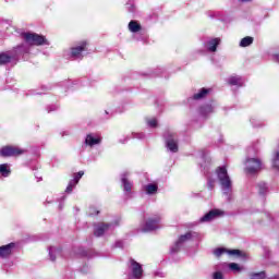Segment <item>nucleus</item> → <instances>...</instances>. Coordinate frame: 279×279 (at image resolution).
<instances>
[{"mask_svg": "<svg viewBox=\"0 0 279 279\" xmlns=\"http://www.w3.org/2000/svg\"><path fill=\"white\" fill-rule=\"evenodd\" d=\"M216 174L221 184L222 191H225V193H230L232 189V180H230V175L228 174V168H226V166L218 167L216 169Z\"/></svg>", "mask_w": 279, "mask_h": 279, "instance_id": "f257e3e1", "label": "nucleus"}, {"mask_svg": "<svg viewBox=\"0 0 279 279\" xmlns=\"http://www.w3.org/2000/svg\"><path fill=\"white\" fill-rule=\"evenodd\" d=\"M22 38H24V40H25V43H27V45L40 46V45L48 44L45 36L38 35L36 33H23Z\"/></svg>", "mask_w": 279, "mask_h": 279, "instance_id": "f03ea898", "label": "nucleus"}, {"mask_svg": "<svg viewBox=\"0 0 279 279\" xmlns=\"http://www.w3.org/2000/svg\"><path fill=\"white\" fill-rule=\"evenodd\" d=\"M25 149L16 146H4L0 150V156L3 158H10L12 156H23Z\"/></svg>", "mask_w": 279, "mask_h": 279, "instance_id": "7ed1b4c3", "label": "nucleus"}, {"mask_svg": "<svg viewBox=\"0 0 279 279\" xmlns=\"http://www.w3.org/2000/svg\"><path fill=\"white\" fill-rule=\"evenodd\" d=\"M246 173L254 175V173H258L260 171V160L252 158L246 161Z\"/></svg>", "mask_w": 279, "mask_h": 279, "instance_id": "20e7f679", "label": "nucleus"}, {"mask_svg": "<svg viewBox=\"0 0 279 279\" xmlns=\"http://www.w3.org/2000/svg\"><path fill=\"white\" fill-rule=\"evenodd\" d=\"M166 146L169 149V151H172V154H177L179 147H178V140L175 138V135L173 133L168 132L166 135Z\"/></svg>", "mask_w": 279, "mask_h": 279, "instance_id": "39448f33", "label": "nucleus"}, {"mask_svg": "<svg viewBox=\"0 0 279 279\" xmlns=\"http://www.w3.org/2000/svg\"><path fill=\"white\" fill-rule=\"evenodd\" d=\"M218 217H223V211L221 209H211L209 213L201 218V222L206 223L208 221L218 219Z\"/></svg>", "mask_w": 279, "mask_h": 279, "instance_id": "423d86ee", "label": "nucleus"}, {"mask_svg": "<svg viewBox=\"0 0 279 279\" xmlns=\"http://www.w3.org/2000/svg\"><path fill=\"white\" fill-rule=\"evenodd\" d=\"M218 217H223V211L221 209H211L209 213L201 218V222L206 223L208 221L218 219Z\"/></svg>", "mask_w": 279, "mask_h": 279, "instance_id": "0eeeda50", "label": "nucleus"}, {"mask_svg": "<svg viewBox=\"0 0 279 279\" xmlns=\"http://www.w3.org/2000/svg\"><path fill=\"white\" fill-rule=\"evenodd\" d=\"M230 254V256H243V252H241L240 250H226V248H216L214 251L215 256H217L219 258V256H221L222 254Z\"/></svg>", "mask_w": 279, "mask_h": 279, "instance_id": "6e6552de", "label": "nucleus"}, {"mask_svg": "<svg viewBox=\"0 0 279 279\" xmlns=\"http://www.w3.org/2000/svg\"><path fill=\"white\" fill-rule=\"evenodd\" d=\"M130 263L134 278H141V276H143V267L141 266V264H138V262L134 259H130Z\"/></svg>", "mask_w": 279, "mask_h": 279, "instance_id": "1a4fd4ad", "label": "nucleus"}, {"mask_svg": "<svg viewBox=\"0 0 279 279\" xmlns=\"http://www.w3.org/2000/svg\"><path fill=\"white\" fill-rule=\"evenodd\" d=\"M158 223H160V217L149 219L143 228V232H151V230H156V228H158Z\"/></svg>", "mask_w": 279, "mask_h": 279, "instance_id": "9d476101", "label": "nucleus"}, {"mask_svg": "<svg viewBox=\"0 0 279 279\" xmlns=\"http://www.w3.org/2000/svg\"><path fill=\"white\" fill-rule=\"evenodd\" d=\"M108 230H110V225L101 222L96 226L94 234L95 236H104V234L108 232Z\"/></svg>", "mask_w": 279, "mask_h": 279, "instance_id": "9b49d317", "label": "nucleus"}, {"mask_svg": "<svg viewBox=\"0 0 279 279\" xmlns=\"http://www.w3.org/2000/svg\"><path fill=\"white\" fill-rule=\"evenodd\" d=\"M190 239H191V233H185L184 235H181L177 241L175 245L171 248V252L172 253L178 252L180 250V245H182V243H185V241H190Z\"/></svg>", "mask_w": 279, "mask_h": 279, "instance_id": "f8f14e48", "label": "nucleus"}, {"mask_svg": "<svg viewBox=\"0 0 279 279\" xmlns=\"http://www.w3.org/2000/svg\"><path fill=\"white\" fill-rule=\"evenodd\" d=\"M14 247V243H10L8 245L0 246V257L8 258L10 254H12V248Z\"/></svg>", "mask_w": 279, "mask_h": 279, "instance_id": "ddd939ff", "label": "nucleus"}, {"mask_svg": "<svg viewBox=\"0 0 279 279\" xmlns=\"http://www.w3.org/2000/svg\"><path fill=\"white\" fill-rule=\"evenodd\" d=\"M84 49H86V41H83L81 44V46L72 48V57L80 58V56L82 54V51H84Z\"/></svg>", "mask_w": 279, "mask_h": 279, "instance_id": "4468645a", "label": "nucleus"}, {"mask_svg": "<svg viewBox=\"0 0 279 279\" xmlns=\"http://www.w3.org/2000/svg\"><path fill=\"white\" fill-rule=\"evenodd\" d=\"M228 84H230V86H243L244 82L241 76H230Z\"/></svg>", "mask_w": 279, "mask_h": 279, "instance_id": "2eb2a0df", "label": "nucleus"}, {"mask_svg": "<svg viewBox=\"0 0 279 279\" xmlns=\"http://www.w3.org/2000/svg\"><path fill=\"white\" fill-rule=\"evenodd\" d=\"M86 145H89V147H93V145H99L101 143V138H95L92 134H88L85 138Z\"/></svg>", "mask_w": 279, "mask_h": 279, "instance_id": "dca6fc26", "label": "nucleus"}, {"mask_svg": "<svg viewBox=\"0 0 279 279\" xmlns=\"http://www.w3.org/2000/svg\"><path fill=\"white\" fill-rule=\"evenodd\" d=\"M220 39L215 38L208 41V51H217V47L219 46Z\"/></svg>", "mask_w": 279, "mask_h": 279, "instance_id": "f3484780", "label": "nucleus"}, {"mask_svg": "<svg viewBox=\"0 0 279 279\" xmlns=\"http://www.w3.org/2000/svg\"><path fill=\"white\" fill-rule=\"evenodd\" d=\"M121 180H122L124 191H126V193H131L132 183L128 180V178H125V174L122 175Z\"/></svg>", "mask_w": 279, "mask_h": 279, "instance_id": "a211bd4d", "label": "nucleus"}, {"mask_svg": "<svg viewBox=\"0 0 279 279\" xmlns=\"http://www.w3.org/2000/svg\"><path fill=\"white\" fill-rule=\"evenodd\" d=\"M129 29L133 34H136V32H141V24H137L136 21H131L129 23Z\"/></svg>", "mask_w": 279, "mask_h": 279, "instance_id": "6ab92c4d", "label": "nucleus"}, {"mask_svg": "<svg viewBox=\"0 0 279 279\" xmlns=\"http://www.w3.org/2000/svg\"><path fill=\"white\" fill-rule=\"evenodd\" d=\"M254 43V37L246 36L241 39L240 47H250Z\"/></svg>", "mask_w": 279, "mask_h": 279, "instance_id": "aec40b11", "label": "nucleus"}, {"mask_svg": "<svg viewBox=\"0 0 279 279\" xmlns=\"http://www.w3.org/2000/svg\"><path fill=\"white\" fill-rule=\"evenodd\" d=\"M210 93V89L202 88L197 94H194L193 98L194 99H204L206 95Z\"/></svg>", "mask_w": 279, "mask_h": 279, "instance_id": "412c9836", "label": "nucleus"}, {"mask_svg": "<svg viewBox=\"0 0 279 279\" xmlns=\"http://www.w3.org/2000/svg\"><path fill=\"white\" fill-rule=\"evenodd\" d=\"M12 60V56L3 52L0 53V64H8L9 62H11Z\"/></svg>", "mask_w": 279, "mask_h": 279, "instance_id": "4be33fe9", "label": "nucleus"}, {"mask_svg": "<svg viewBox=\"0 0 279 279\" xmlns=\"http://www.w3.org/2000/svg\"><path fill=\"white\" fill-rule=\"evenodd\" d=\"M145 191L148 195H154L158 191V185L156 184H148L145 186Z\"/></svg>", "mask_w": 279, "mask_h": 279, "instance_id": "5701e85b", "label": "nucleus"}, {"mask_svg": "<svg viewBox=\"0 0 279 279\" xmlns=\"http://www.w3.org/2000/svg\"><path fill=\"white\" fill-rule=\"evenodd\" d=\"M58 254H60L59 248H56V247L49 248V256L51 260H56V256H58Z\"/></svg>", "mask_w": 279, "mask_h": 279, "instance_id": "b1692460", "label": "nucleus"}, {"mask_svg": "<svg viewBox=\"0 0 279 279\" xmlns=\"http://www.w3.org/2000/svg\"><path fill=\"white\" fill-rule=\"evenodd\" d=\"M0 173H2V175L4 177L10 175V170H8V165L5 163L0 165Z\"/></svg>", "mask_w": 279, "mask_h": 279, "instance_id": "393cba45", "label": "nucleus"}, {"mask_svg": "<svg viewBox=\"0 0 279 279\" xmlns=\"http://www.w3.org/2000/svg\"><path fill=\"white\" fill-rule=\"evenodd\" d=\"M207 186L210 191H213V189H215V179L208 177L207 178Z\"/></svg>", "mask_w": 279, "mask_h": 279, "instance_id": "a878e982", "label": "nucleus"}, {"mask_svg": "<svg viewBox=\"0 0 279 279\" xmlns=\"http://www.w3.org/2000/svg\"><path fill=\"white\" fill-rule=\"evenodd\" d=\"M258 189H259V194H260V195H265L266 192H267V184L260 183V184L258 185Z\"/></svg>", "mask_w": 279, "mask_h": 279, "instance_id": "bb28decb", "label": "nucleus"}, {"mask_svg": "<svg viewBox=\"0 0 279 279\" xmlns=\"http://www.w3.org/2000/svg\"><path fill=\"white\" fill-rule=\"evenodd\" d=\"M272 166H274L276 169H279V151L276 153V157H275L274 160H272Z\"/></svg>", "mask_w": 279, "mask_h": 279, "instance_id": "cd10ccee", "label": "nucleus"}, {"mask_svg": "<svg viewBox=\"0 0 279 279\" xmlns=\"http://www.w3.org/2000/svg\"><path fill=\"white\" fill-rule=\"evenodd\" d=\"M229 268H231L232 271H241V267H239L236 263L229 264Z\"/></svg>", "mask_w": 279, "mask_h": 279, "instance_id": "c85d7f7f", "label": "nucleus"}, {"mask_svg": "<svg viewBox=\"0 0 279 279\" xmlns=\"http://www.w3.org/2000/svg\"><path fill=\"white\" fill-rule=\"evenodd\" d=\"M147 124L149 128H156V125H158V121L156 119H151L147 121Z\"/></svg>", "mask_w": 279, "mask_h": 279, "instance_id": "c756f323", "label": "nucleus"}, {"mask_svg": "<svg viewBox=\"0 0 279 279\" xmlns=\"http://www.w3.org/2000/svg\"><path fill=\"white\" fill-rule=\"evenodd\" d=\"M78 182H80V179L76 178V181H75V179H73V180H71V181L69 182V184H70L72 187L75 189V186H77Z\"/></svg>", "mask_w": 279, "mask_h": 279, "instance_id": "7c9ffc66", "label": "nucleus"}, {"mask_svg": "<svg viewBox=\"0 0 279 279\" xmlns=\"http://www.w3.org/2000/svg\"><path fill=\"white\" fill-rule=\"evenodd\" d=\"M83 175H84V171H80L78 173L74 174V180L77 181V179H78V181H80V180H82Z\"/></svg>", "mask_w": 279, "mask_h": 279, "instance_id": "2f4dec72", "label": "nucleus"}, {"mask_svg": "<svg viewBox=\"0 0 279 279\" xmlns=\"http://www.w3.org/2000/svg\"><path fill=\"white\" fill-rule=\"evenodd\" d=\"M214 279H223V275L221 272H215Z\"/></svg>", "mask_w": 279, "mask_h": 279, "instance_id": "473e14b6", "label": "nucleus"}, {"mask_svg": "<svg viewBox=\"0 0 279 279\" xmlns=\"http://www.w3.org/2000/svg\"><path fill=\"white\" fill-rule=\"evenodd\" d=\"M73 189L74 187H72L70 184L66 186V190H65V192L66 193H73Z\"/></svg>", "mask_w": 279, "mask_h": 279, "instance_id": "72a5a7b5", "label": "nucleus"}, {"mask_svg": "<svg viewBox=\"0 0 279 279\" xmlns=\"http://www.w3.org/2000/svg\"><path fill=\"white\" fill-rule=\"evenodd\" d=\"M96 215H99V211H96Z\"/></svg>", "mask_w": 279, "mask_h": 279, "instance_id": "f704fd0d", "label": "nucleus"}, {"mask_svg": "<svg viewBox=\"0 0 279 279\" xmlns=\"http://www.w3.org/2000/svg\"><path fill=\"white\" fill-rule=\"evenodd\" d=\"M241 1H250V0H241Z\"/></svg>", "mask_w": 279, "mask_h": 279, "instance_id": "c9c22d12", "label": "nucleus"}]
</instances>
